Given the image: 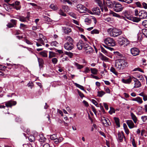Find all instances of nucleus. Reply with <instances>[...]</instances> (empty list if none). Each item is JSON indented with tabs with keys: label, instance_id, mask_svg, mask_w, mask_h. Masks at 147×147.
I'll return each mask as SVG.
<instances>
[{
	"label": "nucleus",
	"instance_id": "obj_1",
	"mask_svg": "<svg viewBox=\"0 0 147 147\" xmlns=\"http://www.w3.org/2000/svg\"><path fill=\"white\" fill-rule=\"evenodd\" d=\"M127 64V63L125 60L119 59L116 61L115 67L117 70L120 71L123 69Z\"/></svg>",
	"mask_w": 147,
	"mask_h": 147
},
{
	"label": "nucleus",
	"instance_id": "obj_2",
	"mask_svg": "<svg viewBox=\"0 0 147 147\" xmlns=\"http://www.w3.org/2000/svg\"><path fill=\"white\" fill-rule=\"evenodd\" d=\"M107 32L112 37H115L119 36L122 33L121 30L116 28H109L108 29Z\"/></svg>",
	"mask_w": 147,
	"mask_h": 147
},
{
	"label": "nucleus",
	"instance_id": "obj_3",
	"mask_svg": "<svg viewBox=\"0 0 147 147\" xmlns=\"http://www.w3.org/2000/svg\"><path fill=\"white\" fill-rule=\"evenodd\" d=\"M118 42L120 45L124 46H127V45H136L137 43L136 42H130L127 39L125 38L122 40H119Z\"/></svg>",
	"mask_w": 147,
	"mask_h": 147
},
{
	"label": "nucleus",
	"instance_id": "obj_4",
	"mask_svg": "<svg viewBox=\"0 0 147 147\" xmlns=\"http://www.w3.org/2000/svg\"><path fill=\"white\" fill-rule=\"evenodd\" d=\"M114 10L116 12L121 11L123 9L124 7L119 3L114 1V5L113 7Z\"/></svg>",
	"mask_w": 147,
	"mask_h": 147
},
{
	"label": "nucleus",
	"instance_id": "obj_5",
	"mask_svg": "<svg viewBox=\"0 0 147 147\" xmlns=\"http://www.w3.org/2000/svg\"><path fill=\"white\" fill-rule=\"evenodd\" d=\"M105 43L109 46H115L116 45L115 42L112 38L108 37L104 39Z\"/></svg>",
	"mask_w": 147,
	"mask_h": 147
},
{
	"label": "nucleus",
	"instance_id": "obj_6",
	"mask_svg": "<svg viewBox=\"0 0 147 147\" xmlns=\"http://www.w3.org/2000/svg\"><path fill=\"white\" fill-rule=\"evenodd\" d=\"M77 8L78 11L80 13H83L87 10V8L84 5L81 4H78L77 5Z\"/></svg>",
	"mask_w": 147,
	"mask_h": 147
},
{
	"label": "nucleus",
	"instance_id": "obj_7",
	"mask_svg": "<svg viewBox=\"0 0 147 147\" xmlns=\"http://www.w3.org/2000/svg\"><path fill=\"white\" fill-rule=\"evenodd\" d=\"M11 23H8L7 25V26L9 28H11L13 27H16L17 24V21L14 19H11L10 20Z\"/></svg>",
	"mask_w": 147,
	"mask_h": 147
},
{
	"label": "nucleus",
	"instance_id": "obj_8",
	"mask_svg": "<svg viewBox=\"0 0 147 147\" xmlns=\"http://www.w3.org/2000/svg\"><path fill=\"white\" fill-rule=\"evenodd\" d=\"M132 80L134 82V88H138L141 86V84L139 80L134 77H132Z\"/></svg>",
	"mask_w": 147,
	"mask_h": 147
},
{
	"label": "nucleus",
	"instance_id": "obj_9",
	"mask_svg": "<svg viewBox=\"0 0 147 147\" xmlns=\"http://www.w3.org/2000/svg\"><path fill=\"white\" fill-rule=\"evenodd\" d=\"M139 16L140 19L146 18L147 17V12L145 10L139 11Z\"/></svg>",
	"mask_w": 147,
	"mask_h": 147
},
{
	"label": "nucleus",
	"instance_id": "obj_10",
	"mask_svg": "<svg viewBox=\"0 0 147 147\" xmlns=\"http://www.w3.org/2000/svg\"><path fill=\"white\" fill-rule=\"evenodd\" d=\"M66 39L68 41L65 44L64 46H71L73 45V40L72 38L70 36H68L66 37Z\"/></svg>",
	"mask_w": 147,
	"mask_h": 147
},
{
	"label": "nucleus",
	"instance_id": "obj_11",
	"mask_svg": "<svg viewBox=\"0 0 147 147\" xmlns=\"http://www.w3.org/2000/svg\"><path fill=\"white\" fill-rule=\"evenodd\" d=\"M131 52L133 56H136L139 54V50L136 47L133 48L131 49Z\"/></svg>",
	"mask_w": 147,
	"mask_h": 147
},
{
	"label": "nucleus",
	"instance_id": "obj_12",
	"mask_svg": "<svg viewBox=\"0 0 147 147\" xmlns=\"http://www.w3.org/2000/svg\"><path fill=\"white\" fill-rule=\"evenodd\" d=\"M104 5H106L109 8H113L114 5V3L109 0H107L105 2H103Z\"/></svg>",
	"mask_w": 147,
	"mask_h": 147
},
{
	"label": "nucleus",
	"instance_id": "obj_13",
	"mask_svg": "<svg viewBox=\"0 0 147 147\" xmlns=\"http://www.w3.org/2000/svg\"><path fill=\"white\" fill-rule=\"evenodd\" d=\"M16 104V101L10 100L5 102V105L7 107H11L12 106L15 105Z\"/></svg>",
	"mask_w": 147,
	"mask_h": 147
},
{
	"label": "nucleus",
	"instance_id": "obj_14",
	"mask_svg": "<svg viewBox=\"0 0 147 147\" xmlns=\"http://www.w3.org/2000/svg\"><path fill=\"white\" fill-rule=\"evenodd\" d=\"M123 138H125V137L124 135L123 132H118V133L117 139L120 142H122L123 140Z\"/></svg>",
	"mask_w": 147,
	"mask_h": 147
},
{
	"label": "nucleus",
	"instance_id": "obj_15",
	"mask_svg": "<svg viewBox=\"0 0 147 147\" xmlns=\"http://www.w3.org/2000/svg\"><path fill=\"white\" fill-rule=\"evenodd\" d=\"M132 79V77H129L127 79H122L121 81L124 83L129 84L131 83Z\"/></svg>",
	"mask_w": 147,
	"mask_h": 147
},
{
	"label": "nucleus",
	"instance_id": "obj_16",
	"mask_svg": "<svg viewBox=\"0 0 147 147\" xmlns=\"http://www.w3.org/2000/svg\"><path fill=\"white\" fill-rule=\"evenodd\" d=\"M102 122L103 124L106 127H108L111 125V123L110 122V121L107 118V119H104V120H102Z\"/></svg>",
	"mask_w": 147,
	"mask_h": 147
},
{
	"label": "nucleus",
	"instance_id": "obj_17",
	"mask_svg": "<svg viewBox=\"0 0 147 147\" xmlns=\"http://www.w3.org/2000/svg\"><path fill=\"white\" fill-rule=\"evenodd\" d=\"M126 122L129 128L131 129L134 127V124L132 120H127Z\"/></svg>",
	"mask_w": 147,
	"mask_h": 147
},
{
	"label": "nucleus",
	"instance_id": "obj_18",
	"mask_svg": "<svg viewBox=\"0 0 147 147\" xmlns=\"http://www.w3.org/2000/svg\"><path fill=\"white\" fill-rule=\"evenodd\" d=\"M62 30L63 32L66 34H69V33L71 31V30L70 28L66 27H62Z\"/></svg>",
	"mask_w": 147,
	"mask_h": 147
},
{
	"label": "nucleus",
	"instance_id": "obj_19",
	"mask_svg": "<svg viewBox=\"0 0 147 147\" xmlns=\"http://www.w3.org/2000/svg\"><path fill=\"white\" fill-rule=\"evenodd\" d=\"M129 18H127L134 22H138L140 20V18L138 17H132Z\"/></svg>",
	"mask_w": 147,
	"mask_h": 147
},
{
	"label": "nucleus",
	"instance_id": "obj_20",
	"mask_svg": "<svg viewBox=\"0 0 147 147\" xmlns=\"http://www.w3.org/2000/svg\"><path fill=\"white\" fill-rule=\"evenodd\" d=\"M92 11L97 15H99L100 12V9L98 7H94L92 9Z\"/></svg>",
	"mask_w": 147,
	"mask_h": 147
},
{
	"label": "nucleus",
	"instance_id": "obj_21",
	"mask_svg": "<svg viewBox=\"0 0 147 147\" xmlns=\"http://www.w3.org/2000/svg\"><path fill=\"white\" fill-rule=\"evenodd\" d=\"M38 41V42H36L37 46H42V45H45V43L42 39H39Z\"/></svg>",
	"mask_w": 147,
	"mask_h": 147
},
{
	"label": "nucleus",
	"instance_id": "obj_22",
	"mask_svg": "<svg viewBox=\"0 0 147 147\" xmlns=\"http://www.w3.org/2000/svg\"><path fill=\"white\" fill-rule=\"evenodd\" d=\"M38 60L39 67L40 68L42 67L44 63L43 59L42 58H38Z\"/></svg>",
	"mask_w": 147,
	"mask_h": 147
},
{
	"label": "nucleus",
	"instance_id": "obj_23",
	"mask_svg": "<svg viewBox=\"0 0 147 147\" xmlns=\"http://www.w3.org/2000/svg\"><path fill=\"white\" fill-rule=\"evenodd\" d=\"M110 14L111 15H112L113 16L119 18H121L122 17H123L121 16L119 14H117L113 11H111Z\"/></svg>",
	"mask_w": 147,
	"mask_h": 147
},
{
	"label": "nucleus",
	"instance_id": "obj_24",
	"mask_svg": "<svg viewBox=\"0 0 147 147\" xmlns=\"http://www.w3.org/2000/svg\"><path fill=\"white\" fill-rule=\"evenodd\" d=\"M131 118L135 123H136L137 121V118L136 115L132 113H131Z\"/></svg>",
	"mask_w": 147,
	"mask_h": 147
},
{
	"label": "nucleus",
	"instance_id": "obj_25",
	"mask_svg": "<svg viewBox=\"0 0 147 147\" xmlns=\"http://www.w3.org/2000/svg\"><path fill=\"white\" fill-rule=\"evenodd\" d=\"M114 119L116 125L118 127H120V124L119 119L117 117H114Z\"/></svg>",
	"mask_w": 147,
	"mask_h": 147
},
{
	"label": "nucleus",
	"instance_id": "obj_26",
	"mask_svg": "<svg viewBox=\"0 0 147 147\" xmlns=\"http://www.w3.org/2000/svg\"><path fill=\"white\" fill-rule=\"evenodd\" d=\"M20 4V2L19 1H16L15 3V7L14 8L17 10L20 9V7L19 6Z\"/></svg>",
	"mask_w": 147,
	"mask_h": 147
},
{
	"label": "nucleus",
	"instance_id": "obj_27",
	"mask_svg": "<svg viewBox=\"0 0 147 147\" xmlns=\"http://www.w3.org/2000/svg\"><path fill=\"white\" fill-rule=\"evenodd\" d=\"M110 71L116 76H117L118 74V72L116 71L114 67H111L110 69Z\"/></svg>",
	"mask_w": 147,
	"mask_h": 147
},
{
	"label": "nucleus",
	"instance_id": "obj_28",
	"mask_svg": "<svg viewBox=\"0 0 147 147\" xmlns=\"http://www.w3.org/2000/svg\"><path fill=\"white\" fill-rule=\"evenodd\" d=\"M29 17L27 16L26 17H24L23 16H20L18 19H19V20L22 22H24L26 21V19L28 18Z\"/></svg>",
	"mask_w": 147,
	"mask_h": 147
},
{
	"label": "nucleus",
	"instance_id": "obj_29",
	"mask_svg": "<svg viewBox=\"0 0 147 147\" xmlns=\"http://www.w3.org/2000/svg\"><path fill=\"white\" fill-rule=\"evenodd\" d=\"M113 53L117 58H121L123 57L122 54L118 51L114 52Z\"/></svg>",
	"mask_w": 147,
	"mask_h": 147
},
{
	"label": "nucleus",
	"instance_id": "obj_30",
	"mask_svg": "<svg viewBox=\"0 0 147 147\" xmlns=\"http://www.w3.org/2000/svg\"><path fill=\"white\" fill-rule=\"evenodd\" d=\"M47 51H42L41 52L39 53V54L42 56L43 57H47Z\"/></svg>",
	"mask_w": 147,
	"mask_h": 147
},
{
	"label": "nucleus",
	"instance_id": "obj_31",
	"mask_svg": "<svg viewBox=\"0 0 147 147\" xmlns=\"http://www.w3.org/2000/svg\"><path fill=\"white\" fill-rule=\"evenodd\" d=\"M74 84L78 88H80L81 90H83L86 92V90H84V87L76 83H74Z\"/></svg>",
	"mask_w": 147,
	"mask_h": 147
},
{
	"label": "nucleus",
	"instance_id": "obj_32",
	"mask_svg": "<svg viewBox=\"0 0 147 147\" xmlns=\"http://www.w3.org/2000/svg\"><path fill=\"white\" fill-rule=\"evenodd\" d=\"M91 72L93 74L96 75L97 74L98 70L97 69L95 68H91L90 69Z\"/></svg>",
	"mask_w": 147,
	"mask_h": 147
},
{
	"label": "nucleus",
	"instance_id": "obj_33",
	"mask_svg": "<svg viewBox=\"0 0 147 147\" xmlns=\"http://www.w3.org/2000/svg\"><path fill=\"white\" fill-rule=\"evenodd\" d=\"M133 100L136 101L140 104L142 103L143 102L142 99L140 97H137L134 98Z\"/></svg>",
	"mask_w": 147,
	"mask_h": 147
},
{
	"label": "nucleus",
	"instance_id": "obj_34",
	"mask_svg": "<svg viewBox=\"0 0 147 147\" xmlns=\"http://www.w3.org/2000/svg\"><path fill=\"white\" fill-rule=\"evenodd\" d=\"M28 140L30 142H34L35 140V138L33 135H30L28 137Z\"/></svg>",
	"mask_w": 147,
	"mask_h": 147
},
{
	"label": "nucleus",
	"instance_id": "obj_35",
	"mask_svg": "<svg viewBox=\"0 0 147 147\" xmlns=\"http://www.w3.org/2000/svg\"><path fill=\"white\" fill-rule=\"evenodd\" d=\"M94 1L100 7H102L103 6L102 2L100 0H94Z\"/></svg>",
	"mask_w": 147,
	"mask_h": 147
},
{
	"label": "nucleus",
	"instance_id": "obj_36",
	"mask_svg": "<svg viewBox=\"0 0 147 147\" xmlns=\"http://www.w3.org/2000/svg\"><path fill=\"white\" fill-rule=\"evenodd\" d=\"M64 54L68 56L71 58H72L73 55V54L72 53L68 51L64 52Z\"/></svg>",
	"mask_w": 147,
	"mask_h": 147
},
{
	"label": "nucleus",
	"instance_id": "obj_37",
	"mask_svg": "<svg viewBox=\"0 0 147 147\" xmlns=\"http://www.w3.org/2000/svg\"><path fill=\"white\" fill-rule=\"evenodd\" d=\"M122 14L125 17L127 18H128V17H127V16H129V13L126 10L125 11H123L122 13Z\"/></svg>",
	"mask_w": 147,
	"mask_h": 147
},
{
	"label": "nucleus",
	"instance_id": "obj_38",
	"mask_svg": "<svg viewBox=\"0 0 147 147\" xmlns=\"http://www.w3.org/2000/svg\"><path fill=\"white\" fill-rule=\"evenodd\" d=\"M105 94V93L102 91H98V96L100 97H102Z\"/></svg>",
	"mask_w": 147,
	"mask_h": 147
},
{
	"label": "nucleus",
	"instance_id": "obj_39",
	"mask_svg": "<svg viewBox=\"0 0 147 147\" xmlns=\"http://www.w3.org/2000/svg\"><path fill=\"white\" fill-rule=\"evenodd\" d=\"M43 16L45 20L46 21L48 22L49 23L51 21V20L49 17L45 16Z\"/></svg>",
	"mask_w": 147,
	"mask_h": 147
},
{
	"label": "nucleus",
	"instance_id": "obj_40",
	"mask_svg": "<svg viewBox=\"0 0 147 147\" xmlns=\"http://www.w3.org/2000/svg\"><path fill=\"white\" fill-rule=\"evenodd\" d=\"M84 21L85 22L87 23V24H90L91 22V19L88 18H86L85 19Z\"/></svg>",
	"mask_w": 147,
	"mask_h": 147
},
{
	"label": "nucleus",
	"instance_id": "obj_41",
	"mask_svg": "<svg viewBox=\"0 0 147 147\" xmlns=\"http://www.w3.org/2000/svg\"><path fill=\"white\" fill-rule=\"evenodd\" d=\"M75 65L77 67V68L78 69H80L82 68L83 67V65H80L77 63H75Z\"/></svg>",
	"mask_w": 147,
	"mask_h": 147
},
{
	"label": "nucleus",
	"instance_id": "obj_42",
	"mask_svg": "<svg viewBox=\"0 0 147 147\" xmlns=\"http://www.w3.org/2000/svg\"><path fill=\"white\" fill-rule=\"evenodd\" d=\"M101 59L105 61H107L109 59L103 55H101Z\"/></svg>",
	"mask_w": 147,
	"mask_h": 147
},
{
	"label": "nucleus",
	"instance_id": "obj_43",
	"mask_svg": "<svg viewBox=\"0 0 147 147\" xmlns=\"http://www.w3.org/2000/svg\"><path fill=\"white\" fill-rule=\"evenodd\" d=\"M62 7L65 11H68V6L66 5H62Z\"/></svg>",
	"mask_w": 147,
	"mask_h": 147
},
{
	"label": "nucleus",
	"instance_id": "obj_44",
	"mask_svg": "<svg viewBox=\"0 0 147 147\" xmlns=\"http://www.w3.org/2000/svg\"><path fill=\"white\" fill-rule=\"evenodd\" d=\"M115 109L112 107H110V110L109 111V113L111 115L113 113H115Z\"/></svg>",
	"mask_w": 147,
	"mask_h": 147
},
{
	"label": "nucleus",
	"instance_id": "obj_45",
	"mask_svg": "<svg viewBox=\"0 0 147 147\" xmlns=\"http://www.w3.org/2000/svg\"><path fill=\"white\" fill-rule=\"evenodd\" d=\"M58 13L61 15L63 16H66V14L61 9L59 10L58 11Z\"/></svg>",
	"mask_w": 147,
	"mask_h": 147
},
{
	"label": "nucleus",
	"instance_id": "obj_46",
	"mask_svg": "<svg viewBox=\"0 0 147 147\" xmlns=\"http://www.w3.org/2000/svg\"><path fill=\"white\" fill-rule=\"evenodd\" d=\"M141 119L143 122H146L147 121V116H142L141 117Z\"/></svg>",
	"mask_w": 147,
	"mask_h": 147
},
{
	"label": "nucleus",
	"instance_id": "obj_47",
	"mask_svg": "<svg viewBox=\"0 0 147 147\" xmlns=\"http://www.w3.org/2000/svg\"><path fill=\"white\" fill-rule=\"evenodd\" d=\"M57 137L56 134H54L51 136L50 139L51 140H54L56 138H57Z\"/></svg>",
	"mask_w": 147,
	"mask_h": 147
},
{
	"label": "nucleus",
	"instance_id": "obj_48",
	"mask_svg": "<svg viewBox=\"0 0 147 147\" xmlns=\"http://www.w3.org/2000/svg\"><path fill=\"white\" fill-rule=\"evenodd\" d=\"M99 33V31L97 29H94L91 31V33L92 34H97Z\"/></svg>",
	"mask_w": 147,
	"mask_h": 147
},
{
	"label": "nucleus",
	"instance_id": "obj_49",
	"mask_svg": "<svg viewBox=\"0 0 147 147\" xmlns=\"http://www.w3.org/2000/svg\"><path fill=\"white\" fill-rule=\"evenodd\" d=\"M49 58H51L54 56V53L52 51H49Z\"/></svg>",
	"mask_w": 147,
	"mask_h": 147
},
{
	"label": "nucleus",
	"instance_id": "obj_50",
	"mask_svg": "<svg viewBox=\"0 0 147 147\" xmlns=\"http://www.w3.org/2000/svg\"><path fill=\"white\" fill-rule=\"evenodd\" d=\"M142 24L145 28H147V20L143 21Z\"/></svg>",
	"mask_w": 147,
	"mask_h": 147
},
{
	"label": "nucleus",
	"instance_id": "obj_51",
	"mask_svg": "<svg viewBox=\"0 0 147 147\" xmlns=\"http://www.w3.org/2000/svg\"><path fill=\"white\" fill-rule=\"evenodd\" d=\"M13 65H14L15 66V69H16L18 67L21 68L22 67H23V66L22 65L19 64L16 65V64H13Z\"/></svg>",
	"mask_w": 147,
	"mask_h": 147
},
{
	"label": "nucleus",
	"instance_id": "obj_52",
	"mask_svg": "<svg viewBox=\"0 0 147 147\" xmlns=\"http://www.w3.org/2000/svg\"><path fill=\"white\" fill-rule=\"evenodd\" d=\"M142 33L144 36L147 37V29H143L142 30Z\"/></svg>",
	"mask_w": 147,
	"mask_h": 147
},
{
	"label": "nucleus",
	"instance_id": "obj_53",
	"mask_svg": "<svg viewBox=\"0 0 147 147\" xmlns=\"http://www.w3.org/2000/svg\"><path fill=\"white\" fill-rule=\"evenodd\" d=\"M20 28H22L24 29L27 28L26 25L24 24H23L21 23L20 24Z\"/></svg>",
	"mask_w": 147,
	"mask_h": 147
},
{
	"label": "nucleus",
	"instance_id": "obj_54",
	"mask_svg": "<svg viewBox=\"0 0 147 147\" xmlns=\"http://www.w3.org/2000/svg\"><path fill=\"white\" fill-rule=\"evenodd\" d=\"M52 61L54 64H56L57 62V58H54L52 59Z\"/></svg>",
	"mask_w": 147,
	"mask_h": 147
},
{
	"label": "nucleus",
	"instance_id": "obj_55",
	"mask_svg": "<svg viewBox=\"0 0 147 147\" xmlns=\"http://www.w3.org/2000/svg\"><path fill=\"white\" fill-rule=\"evenodd\" d=\"M25 41L28 44L32 45L33 44L32 42L30 41L27 39H25Z\"/></svg>",
	"mask_w": 147,
	"mask_h": 147
},
{
	"label": "nucleus",
	"instance_id": "obj_56",
	"mask_svg": "<svg viewBox=\"0 0 147 147\" xmlns=\"http://www.w3.org/2000/svg\"><path fill=\"white\" fill-rule=\"evenodd\" d=\"M101 48V51L105 55L107 54V51L102 47H100Z\"/></svg>",
	"mask_w": 147,
	"mask_h": 147
},
{
	"label": "nucleus",
	"instance_id": "obj_57",
	"mask_svg": "<svg viewBox=\"0 0 147 147\" xmlns=\"http://www.w3.org/2000/svg\"><path fill=\"white\" fill-rule=\"evenodd\" d=\"M16 121L18 123H21L22 121V119L19 117H16Z\"/></svg>",
	"mask_w": 147,
	"mask_h": 147
},
{
	"label": "nucleus",
	"instance_id": "obj_58",
	"mask_svg": "<svg viewBox=\"0 0 147 147\" xmlns=\"http://www.w3.org/2000/svg\"><path fill=\"white\" fill-rule=\"evenodd\" d=\"M59 43L57 41H54L52 42L51 43V46H56Z\"/></svg>",
	"mask_w": 147,
	"mask_h": 147
},
{
	"label": "nucleus",
	"instance_id": "obj_59",
	"mask_svg": "<svg viewBox=\"0 0 147 147\" xmlns=\"http://www.w3.org/2000/svg\"><path fill=\"white\" fill-rule=\"evenodd\" d=\"M67 50H70L73 48L74 47H64Z\"/></svg>",
	"mask_w": 147,
	"mask_h": 147
},
{
	"label": "nucleus",
	"instance_id": "obj_60",
	"mask_svg": "<svg viewBox=\"0 0 147 147\" xmlns=\"http://www.w3.org/2000/svg\"><path fill=\"white\" fill-rule=\"evenodd\" d=\"M90 71V70L89 68L88 67H87L85 68V70L84 71V72L86 74L87 73H89Z\"/></svg>",
	"mask_w": 147,
	"mask_h": 147
},
{
	"label": "nucleus",
	"instance_id": "obj_61",
	"mask_svg": "<svg viewBox=\"0 0 147 147\" xmlns=\"http://www.w3.org/2000/svg\"><path fill=\"white\" fill-rule=\"evenodd\" d=\"M106 22H109L111 20V18L109 17L104 19Z\"/></svg>",
	"mask_w": 147,
	"mask_h": 147
},
{
	"label": "nucleus",
	"instance_id": "obj_62",
	"mask_svg": "<svg viewBox=\"0 0 147 147\" xmlns=\"http://www.w3.org/2000/svg\"><path fill=\"white\" fill-rule=\"evenodd\" d=\"M91 101L97 107V105H98V103L96 100L92 99V100Z\"/></svg>",
	"mask_w": 147,
	"mask_h": 147
},
{
	"label": "nucleus",
	"instance_id": "obj_63",
	"mask_svg": "<svg viewBox=\"0 0 147 147\" xmlns=\"http://www.w3.org/2000/svg\"><path fill=\"white\" fill-rule=\"evenodd\" d=\"M134 12H135V15L137 16H139V12H138V9H136L134 10Z\"/></svg>",
	"mask_w": 147,
	"mask_h": 147
},
{
	"label": "nucleus",
	"instance_id": "obj_64",
	"mask_svg": "<svg viewBox=\"0 0 147 147\" xmlns=\"http://www.w3.org/2000/svg\"><path fill=\"white\" fill-rule=\"evenodd\" d=\"M45 140V137L42 136V138L40 137V138L39 139V140L40 142H44Z\"/></svg>",
	"mask_w": 147,
	"mask_h": 147
}]
</instances>
